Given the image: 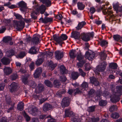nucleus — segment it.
<instances>
[{
  "label": "nucleus",
  "instance_id": "f257e3e1",
  "mask_svg": "<svg viewBox=\"0 0 122 122\" xmlns=\"http://www.w3.org/2000/svg\"><path fill=\"white\" fill-rule=\"evenodd\" d=\"M13 25L14 27H16L17 30L21 31L24 27L25 23L23 21L14 20L13 21Z\"/></svg>",
  "mask_w": 122,
  "mask_h": 122
},
{
  "label": "nucleus",
  "instance_id": "f03ea898",
  "mask_svg": "<svg viewBox=\"0 0 122 122\" xmlns=\"http://www.w3.org/2000/svg\"><path fill=\"white\" fill-rule=\"evenodd\" d=\"M43 4H45V6L43 5H41L40 8L41 13L42 14L45 12L46 10V6L47 7H49L50 6L51 4V1L49 0H47Z\"/></svg>",
  "mask_w": 122,
  "mask_h": 122
},
{
  "label": "nucleus",
  "instance_id": "7ed1b4c3",
  "mask_svg": "<svg viewBox=\"0 0 122 122\" xmlns=\"http://www.w3.org/2000/svg\"><path fill=\"white\" fill-rule=\"evenodd\" d=\"M107 65L106 63L105 62H103L101 64L98 65L96 68V71L98 72H103L104 71Z\"/></svg>",
  "mask_w": 122,
  "mask_h": 122
},
{
  "label": "nucleus",
  "instance_id": "20e7f679",
  "mask_svg": "<svg viewBox=\"0 0 122 122\" xmlns=\"http://www.w3.org/2000/svg\"><path fill=\"white\" fill-rule=\"evenodd\" d=\"M69 100L68 97H64L62 100L61 103L62 107L65 108L69 106Z\"/></svg>",
  "mask_w": 122,
  "mask_h": 122
},
{
  "label": "nucleus",
  "instance_id": "39448f33",
  "mask_svg": "<svg viewBox=\"0 0 122 122\" xmlns=\"http://www.w3.org/2000/svg\"><path fill=\"white\" fill-rule=\"evenodd\" d=\"M18 87L17 84L15 82H12L8 86V88L11 92L16 91Z\"/></svg>",
  "mask_w": 122,
  "mask_h": 122
},
{
  "label": "nucleus",
  "instance_id": "423d86ee",
  "mask_svg": "<svg viewBox=\"0 0 122 122\" xmlns=\"http://www.w3.org/2000/svg\"><path fill=\"white\" fill-rule=\"evenodd\" d=\"M44 86L41 84H39L36 88L35 92L36 94H39L45 90Z\"/></svg>",
  "mask_w": 122,
  "mask_h": 122
},
{
  "label": "nucleus",
  "instance_id": "0eeeda50",
  "mask_svg": "<svg viewBox=\"0 0 122 122\" xmlns=\"http://www.w3.org/2000/svg\"><path fill=\"white\" fill-rule=\"evenodd\" d=\"M52 108V106L51 105L48 103H46L43 105L42 110L46 112L51 110Z\"/></svg>",
  "mask_w": 122,
  "mask_h": 122
},
{
  "label": "nucleus",
  "instance_id": "6e6552de",
  "mask_svg": "<svg viewBox=\"0 0 122 122\" xmlns=\"http://www.w3.org/2000/svg\"><path fill=\"white\" fill-rule=\"evenodd\" d=\"M95 56L94 52H92L90 53L88 51H87L85 54V57L86 59H88L89 60L92 61L94 58Z\"/></svg>",
  "mask_w": 122,
  "mask_h": 122
},
{
  "label": "nucleus",
  "instance_id": "1a4fd4ad",
  "mask_svg": "<svg viewBox=\"0 0 122 122\" xmlns=\"http://www.w3.org/2000/svg\"><path fill=\"white\" fill-rule=\"evenodd\" d=\"M114 94L113 97L111 99V101L113 103L117 102L120 100V95L117 94V93Z\"/></svg>",
  "mask_w": 122,
  "mask_h": 122
},
{
  "label": "nucleus",
  "instance_id": "9d476101",
  "mask_svg": "<svg viewBox=\"0 0 122 122\" xmlns=\"http://www.w3.org/2000/svg\"><path fill=\"white\" fill-rule=\"evenodd\" d=\"M31 112L32 114L35 116H37L41 113L40 111L36 107L32 108L31 109Z\"/></svg>",
  "mask_w": 122,
  "mask_h": 122
},
{
  "label": "nucleus",
  "instance_id": "9b49d317",
  "mask_svg": "<svg viewBox=\"0 0 122 122\" xmlns=\"http://www.w3.org/2000/svg\"><path fill=\"white\" fill-rule=\"evenodd\" d=\"M42 72V70L41 68L39 67L37 68L33 74L34 78H38L40 76Z\"/></svg>",
  "mask_w": 122,
  "mask_h": 122
},
{
  "label": "nucleus",
  "instance_id": "f8f14e48",
  "mask_svg": "<svg viewBox=\"0 0 122 122\" xmlns=\"http://www.w3.org/2000/svg\"><path fill=\"white\" fill-rule=\"evenodd\" d=\"M90 82L95 86H97L99 84V82L98 81L97 78L93 77H90Z\"/></svg>",
  "mask_w": 122,
  "mask_h": 122
},
{
  "label": "nucleus",
  "instance_id": "ddd939ff",
  "mask_svg": "<svg viewBox=\"0 0 122 122\" xmlns=\"http://www.w3.org/2000/svg\"><path fill=\"white\" fill-rule=\"evenodd\" d=\"M80 37L84 41H88L90 40L89 36L87 34L83 33L80 35Z\"/></svg>",
  "mask_w": 122,
  "mask_h": 122
},
{
  "label": "nucleus",
  "instance_id": "4468645a",
  "mask_svg": "<svg viewBox=\"0 0 122 122\" xmlns=\"http://www.w3.org/2000/svg\"><path fill=\"white\" fill-rule=\"evenodd\" d=\"M55 57L57 59L59 60L62 58L63 56V53L60 51H56L55 52Z\"/></svg>",
  "mask_w": 122,
  "mask_h": 122
},
{
  "label": "nucleus",
  "instance_id": "2eb2a0df",
  "mask_svg": "<svg viewBox=\"0 0 122 122\" xmlns=\"http://www.w3.org/2000/svg\"><path fill=\"white\" fill-rule=\"evenodd\" d=\"M59 69L61 73L62 74H66L68 73V70L63 65H61Z\"/></svg>",
  "mask_w": 122,
  "mask_h": 122
},
{
  "label": "nucleus",
  "instance_id": "dca6fc26",
  "mask_svg": "<svg viewBox=\"0 0 122 122\" xmlns=\"http://www.w3.org/2000/svg\"><path fill=\"white\" fill-rule=\"evenodd\" d=\"M71 37L74 38L75 39H77L80 37V35L79 32L74 31L72 32Z\"/></svg>",
  "mask_w": 122,
  "mask_h": 122
},
{
  "label": "nucleus",
  "instance_id": "f3484780",
  "mask_svg": "<svg viewBox=\"0 0 122 122\" xmlns=\"http://www.w3.org/2000/svg\"><path fill=\"white\" fill-rule=\"evenodd\" d=\"M80 75V73L77 72H73L71 74V78L73 80H76Z\"/></svg>",
  "mask_w": 122,
  "mask_h": 122
},
{
  "label": "nucleus",
  "instance_id": "a211bd4d",
  "mask_svg": "<svg viewBox=\"0 0 122 122\" xmlns=\"http://www.w3.org/2000/svg\"><path fill=\"white\" fill-rule=\"evenodd\" d=\"M1 60L2 63L5 65H8L10 63V59L5 57H4L1 59Z\"/></svg>",
  "mask_w": 122,
  "mask_h": 122
},
{
  "label": "nucleus",
  "instance_id": "6ab92c4d",
  "mask_svg": "<svg viewBox=\"0 0 122 122\" xmlns=\"http://www.w3.org/2000/svg\"><path fill=\"white\" fill-rule=\"evenodd\" d=\"M52 19L49 18H45L44 19L41 17L39 19V20H41L42 23H46L48 22H50L52 21Z\"/></svg>",
  "mask_w": 122,
  "mask_h": 122
},
{
  "label": "nucleus",
  "instance_id": "aec40b11",
  "mask_svg": "<svg viewBox=\"0 0 122 122\" xmlns=\"http://www.w3.org/2000/svg\"><path fill=\"white\" fill-rule=\"evenodd\" d=\"M4 73L6 75H9L12 72V70L10 67H5L4 69Z\"/></svg>",
  "mask_w": 122,
  "mask_h": 122
},
{
  "label": "nucleus",
  "instance_id": "412c9836",
  "mask_svg": "<svg viewBox=\"0 0 122 122\" xmlns=\"http://www.w3.org/2000/svg\"><path fill=\"white\" fill-rule=\"evenodd\" d=\"M54 40L58 44H60L61 42H62L61 36H59L56 35L53 36Z\"/></svg>",
  "mask_w": 122,
  "mask_h": 122
},
{
  "label": "nucleus",
  "instance_id": "4be33fe9",
  "mask_svg": "<svg viewBox=\"0 0 122 122\" xmlns=\"http://www.w3.org/2000/svg\"><path fill=\"white\" fill-rule=\"evenodd\" d=\"M37 49L35 46L32 47L30 49L28 52L32 54H36L38 53V51L36 50Z\"/></svg>",
  "mask_w": 122,
  "mask_h": 122
},
{
  "label": "nucleus",
  "instance_id": "5701e85b",
  "mask_svg": "<svg viewBox=\"0 0 122 122\" xmlns=\"http://www.w3.org/2000/svg\"><path fill=\"white\" fill-rule=\"evenodd\" d=\"M45 84L48 87H52L53 85L52 83L49 80H46L44 81Z\"/></svg>",
  "mask_w": 122,
  "mask_h": 122
},
{
  "label": "nucleus",
  "instance_id": "b1692460",
  "mask_svg": "<svg viewBox=\"0 0 122 122\" xmlns=\"http://www.w3.org/2000/svg\"><path fill=\"white\" fill-rule=\"evenodd\" d=\"M65 117H69L73 115L74 113L70 111L69 109H66L65 110Z\"/></svg>",
  "mask_w": 122,
  "mask_h": 122
},
{
  "label": "nucleus",
  "instance_id": "393cba45",
  "mask_svg": "<svg viewBox=\"0 0 122 122\" xmlns=\"http://www.w3.org/2000/svg\"><path fill=\"white\" fill-rule=\"evenodd\" d=\"M15 54V51H14L13 49H11L7 51L6 53V55L7 56L9 57L12 56L14 55Z\"/></svg>",
  "mask_w": 122,
  "mask_h": 122
},
{
  "label": "nucleus",
  "instance_id": "a878e982",
  "mask_svg": "<svg viewBox=\"0 0 122 122\" xmlns=\"http://www.w3.org/2000/svg\"><path fill=\"white\" fill-rule=\"evenodd\" d=\"M48 66L50 67H51V69H52L51 70H53L56 66L57 64H54L53 62L51 61H48Z\"/></svg>",
  "mask_w": 122,
  "mask_h": 122
},
{
  "label": "nucleus",
  "instance_id": "bb28decb",
  "mask_svg": "<svg viewBox=\"0 0 122 122\" xmlns=\"http://www.w3.org/2000/svg\"><path fill=\"white\" fill-rule=\"evenodd\" d=\"M61 85L60 81L57 80H55L53 82V85L54 87L58 88Z\"/></svg>",
  "mask_w": 122,
  "mask_h": 122
},
{
  "label": "nucleus",
  "instance_id": "cd10ccee",
  "mask_svg": "<svg viewBox=\"0 0 122 122\" xmlns=\"http://www.w3.org/2000/svg\"><path fill=\"white\" fill-rule=\"evenodd\" d=\"M116 88V89L117 92L116 93L117 94L121 95V93L122 91V86H117Z\"/></svg>",
  "mask_w": 122,
  "mask_h": 122
},
{
  "label": "nucleus",
  "instance_id": "c85d7f7f",
  "mask_svg": "<svg viewBox=\"0 0 122 122\" xmlns=\"http://www.w3.org/2000/svg\"><path fill=\"white\" fill-rule=\"evenodd\" d=\"M38 11H34L31 14V18L34 20L36 19L37 18V16L36 15H37L38 13Z\"/></svg>",
  "mask_w": 122,
  "mask_h": 122
},
{
  "label": "nucleus",
  "instance_id": "c756f323",
  "mask_svg": "<svg viewBox=\"0 0 122 122\" xmlns=\"http://www.w3.org/2000/svg\"><path fill=\"white\" fill-rule=\"evenodd\" d=\"M39 39L38 37H33L31 39V41L34 44L36 45L38 43Z\"/></svg>",
  "mask_w": 122,
  "mask_h": 122
},
{
  "label": "nucleus",
  "instance_id": "7c9ffc66",
  "mask_svg": "<svg viewBox=\"0 0 122 122\" xmlns=\"http://www.w3.org/2000/svg\"><path fill=\"white\" fill-rule=\"evenodd\" d=\"M86 24L85 21H83L80 22L78 24V26L76 27V29L78 30L82 28Z\"/></svg>",
  "mask_w": 122,
  "mask_h": 122
},
{
  "label": "nucleus",
  "instance_id": "2f4dec72",
  "mask_svg": "<svg viewBox=\"0 0 122 122\" xmlns=\"http://www.w3.org/2000/svg\"><path fill=\"white\" fill-rule=\"evenodd\" d=\"M76 51H75L73 50L71 51L69 53L70 57L72 58H75L76 55Z\"/></svg>",
  "mask_w": 122,
  "mask_h": 122
},
{
  "label": "nucleus",
  "instance_id": "473e14b6",
  "mask_svg": "<svg viewBox=\"0 0 122 122\" xmlns=\"http://www.w3.org/2000/svg\"><path fill=\"white\" fill-rule=\"evenodd\" d=\"M24 104L21 102L18 105L17 108L18 110L20 111H22L24 109Z\"/></svg>",
  "mask_w": 122,
  "mask_h": 122
},
{
  "label": "nucleus",
  "instance_id": "72a5a7b5",
  "mask_svg": "<svg viewBox=\"0 0 122 122\" xmlns=\"http://www.w3.org/2000/svg\"><path fill=\"white\" fill-rule=\"evenodd\" d=\"M109 66L110 68L115 69L117 68V65L116 63H112L110 64Z\"/></svg>",
  "mask_w": 122,
  "mask_h": 122
},
{
  "label": "nucleus",
  "instance_id": "f704fd0d",
  "mask_svg": "<svg viewBox=\"0 0 122 122\" xmlns=\"http://www.w3.org/2000/svg\"><path fill=\"white\" fill-rule=\"evenodd\" d=\"M79 61V62L77 63V65L78 67H83L84 64L86 62L85 61L83 60Z\"/></svg>",
  "mask_w": 122,
  "mask_h": 122
},
{
  "label": "nucleus",
  "instance_id": "c9c22d12",
  "mask_svg": "<svg viewBox=\"0 0 122 122\" xmlns=\"http://www.w3.org/2000/svg\"><path fill=\"white\" fill-rule=\"evenodd\" d=\"M18 5L19 7L22 8H26V4L22 1H20L18 3Z\"/></svg>",
  "mask_w": 122,
  "mask_h": 122
},
{
  "label": "nucleus",
  "instance_id": "e433bc0d",
  "mask_svg": "<svg viewBox=\"0 0 122 122\" xmlns=\"http://www.w3.org/2000/svg\"><path fill=\"white\" fill-rule=\"evenodd\" d=\"M44 60V59L43 58H39L36 61L35 64L37 66H39L42 64Z\"/></svg>",
  "mask_w": 122,
  "mask_h": 122
},
{
  "label": "nucleus",
  "instance_id": "4c0bfd02",
  "mask_svg": "<svg viewBox=\"0 0 122 122\" xmlns=\"http://www.w3.org/2000/svg\"><path fill=\"white\" fill-rule=\"evenodd\" d=\"M100 55L101 56V59L102 60H106L107 56V55L104 52L100 53Z\"/></svg>",
  "mask_w": 122,
  "mask_h": 122
},
{
  "label": "nucleus",
  "instance_id": "58836bf2",
  "mask_svg": "<svg viewBox=\"0 0 122 122\" xmlns=\"http://www.w3.org/2000/svg\"><path fill=\"white\" fill-rule=\"evenodd\" d=\"M29 84L30 86L33 88H34L36 86V84L32 81H30L29 82Z\"/></svg>",
  "mask_w": 122,
  "mask_h": 122
},
{
  "label": "nucleus",
  "instance_id": "ea45409f",
  "mask_svg": "<svg viewBox=\"0 0 122 122\" xmlns=\"http://www.w3.org/2000/svg\"><path fill=\"white\" fill-rule=\"evenodd\" d=\"M5 96L6 103L7 104L10 105L11 102L10 97L8 95H6Z\"/></svg>",
  "mask_w": 122,
  "mask_h": 122
},
{
  "label": "nucleus",
  "instance_id": "a19ab883",
  "mask_svg": "<svg viewBox=\"0 0 122 122\" xmlns=\"http://www.w3.org/2000/svg\"><path fill=\"white\" fill-rule=\"evenodd\" d=\"M12 40V38L10 36H7L5 37L3 39V41L5 43H7L9 41H11Z\"/></svg>",
  "mask_w": 122,
  "mask_h": 122
},
{
  "label": "nucleus",
  "instance_id": "79ce46f5",
  "mask_svg": "<svg viewBox=\"0 0 122 122\" xmlns=\"http://www.w3.org/2000/svg\"><path fill=\"white\" fill-rule=\"evenodd\" d=\"M18 76L17 73L12 74L10 76V78L12 80H16Z\"/></svg>",
  "mask_w": 122,
  "mask_h": 122
},
{
  "label": "nucleus",
  "instance_id": "37998d69",
  "mask_svg": "<svg viewBox=\"0 0 122 122\" xmlns=\"http://www.w3.org/2000/svg\"><path fill=\"white\" fill-rule=\"evenodd\" d=\"M95 108L96 106H91L88 107L87 110L89 112H92L95 111Z\"/></svg>",
  "mask_w": 122,
  "mask_h": 122
},
{
  "label": "nucleus",
  "instance_id": "c03bdc74",
  "mask_svg": "<svg viewBox=\"0 0 122 122\" xmlns=\"http://www.w3.org/2000/svg\"><path fill=\"white\" fill-rule=\"evenodd\" d=\"M111 116L113 118L116 119L118 118L119 117V115L118 113L115 112L111 114Z\"/></svg>",
  "mask_w": 122,
  "mask_h": 122
},
{
  "label": "nucleus",
  "instance_id": "a18cd8bd",
  "mask_svg": "<svg viewBox=\"0 0 122 122\" xmlns=\"http://www.w3.org/2000/svg\"><path fill=\"white\" fill-rule=\"evenodd\" d=\"M81 86L83 88L86 90L88 87V84L86 82H83L81 85Z\"/></svg>",
  "mask_w": 122,
  "mask_h": 122
},
{
  "label": "nucleus",
  "instance_id": "49530a36",
  "mask_svg": "<svg viewBox=\"0 0 122 122\" xmlns=\"http://www.w3.org/2000/svg\"><path fill=\"white\" fill-rule=\"evenodd\" d=\"M107 103L105 101L101 100L99 102V105L101 106H104L107 104Z\"/></svg>",
  "mask_w": 122,
  "mask_h": 122
},
{
  "label": "nucleus",
  "instance_id": "de8ad7c7",
  "mask_svg": "<svg viewBox=\"0 0 122 122\" xmlns=\"http://www.w3.org/2000/svg\"><path fill=\"white\" fill-rule=\"evenodd\" d=\"M77 6L78 8L80 10H83L84 7L83 4L81 3H77Z\"/></svg>",
  "mask_w": 122,
  "mask_h": 122
},
{
  "label": "nucleus",
  "instance_id": "09e8293b",
  "mask_svg": "<svg viewBox=\"0 0 122 122\" xmlns=\"http://www.w3.org/2000/svg\"><path fill=\"white\" fill-rule=\"evenodd\" d=\"M115 86L113 85H110V88L112 92H113V94L116 93L115 90Z\"/></svg>",
  "mask_w": 122,
  "mask_h": 122
},
{
  "label": "nucleus",
  "instance_id": "8fccbe9b",
  "mask_svg": "<svg viewBox=\"0 0 122 122\" xmlns=\"http://www.w3.org/2000/svg\"><path fill=\"white\" fill-rule=\"evenodd\" d=\"M117 106L116 105H113L111 106L109 108V111L111 112H112L115 111L117 109Z\"/></svg>",
  "mask_w": 122,
  "mask_h": 122
},
{
  "label": "nucleus",
  "instance_id": "3c124183",
  "mask_svg": "<svg viewBox=\"0 0 122 122\" xmlns=\"http://www.w3.org/2000/svg\"><path fill=\"white\" fill-rule=\"evenodd\" d=\"M79 71L80 73V75L83 77H84L86 75V73L84 72L82 69L80 68H79L78 70Z\"/></svg>",
  "mask_w": 122,
  "mask_h": 122
},
{
  "label": "nucleus",
  "instance_id": "603ef678",
  "mask_svg": "<svg viewBox=\"0 0 122 122\" xmlns=\"http://www.w3.org/2000/svg\"><path fill=\"white\" fill-rule=\"evenodd\" d=\"M14 15L15 17L18 20L23 19L22 16L18 14H16L15 13Z\"/></svg>",
  "mask_w": 122,
  "mask_h": 122
},
{
  "label": "nucleus",
  "instance_id": "864d4df0",
  "mask_svg": "<svg viewBox=\"0 0 122 122\" xmlns=\"http://www.w3.org/2000/svg\"><path fill=\"white\" fill-rule=\"evenodd\" d=\"M95 91L93 89H91L88 92V95L90 97H92L93 94H94Z\"/></svg>",
  "mask_w": 122,
  "mask_h": 122
},
{
  "label": "nucleus",
  "instance_id": "5fc2aeb1",
  "mask_svg": "<svg viewBox=\"0 0 122 122\" xmlns=\"http://www.w3.org/2000/svg\"><path fill=\"white\" fill-rule=\"evenodd\" d=\"M23 115L24 116L25 118L27 121H29L30 119V117L26 114L25 112H24Z\"/></svg>",
  "mask_w": 122,
  "mask_h": 122
},
{
  "label": "nucleus",
  "instance_id": "6e6d98bb",
  "mask_svg": "<svg viewBox=\"0 0 122 122\" xmlns=\"http://www.w3.org/2000/svg\"><path fill=\"white\" fill-rule=\"evenodd\" d=\"M75 90L76 92H75L74 94L75 95L76 94H80L82 92L81 91L79 88H77L76 89H75Z\"/></svg>",
  "mask_w": 122,
  "mask_h": 122
},
{
  "label": "nucleus",
  "instance_id": "4d7b16f0",
  "mask_svg": "<svg viewBox=\"0 0 122 122\" xmlns=\"http://www.w3.org/2000/svg\"><path fill=\"white\" fill-rule=\"evenodd\" d=\"M113 37L115 40L117 41H118L119 40H120L121 37L118 35H114L113 36Z\"/></svg>",
  "mask_w": 122,
  "mask_h": 122
},
{
  "label": "nucleus",
  "instance_id": "13d9d810",
  "mask_svg": "<svg viewBox=\"0 0 122 122\" xmlns=\"http://www.w3.org/2000/svg\"><path fill=\"white\" fill-rule=\"evenodd\" d=\"M25 55V54L24 52H20L18 55L19 57L20 58H22Z\"/></svg>",
  "mask_w": 122,
  "mask_h": 122
},
{
  "label": "nucleus",
  "instance_id": "bf43d9fd",
  "mask_svg": "<svg viewBox=\"0 0 122 122\" xmlns=\"http://www.w3.org/2000/svg\"><path fill=\"white\" fill-rule=\"evenodd\" d=\"M77 59L79 61H82L83 59L84 58L83 56H82L81 54L78 55L77 57Z\"/></svg>",
  "mask_w": 122,
  "mask_h": 122
},
{
  "label": "nucleus",
  "instance_id": "052dcab7",
  "mask_svg": "<svg viewBox=\"0 0 122 122\" xmlns=\"http://www.w3.org/2000/svg\"><path fill=\"white\" fill-rule=\"evenodd\" d=\"M60 80L62 82H65L66 80L67 79L66 77L64 76H60Z\"/></svg>",
  "mask_w": 122,
  "mask_h": 122
},
{
  "label": "nucleus",
  "instance_id": "680f3d73",
  "mask_svg": "<svg viewBox=\"0 0 122 122\" xmlns=\"http://www.w3.org/2000/svg\"><path fill=\"white\" fill-rule=\"evenodd\" d=\"M96 93L97 97H100L102 94V91L100 90H97L96 92Z\"/></svg>",
  "mask_w": 122,
  "mask_h": 122
},
{
  "label": "nucleus",
  "instance_id": "e2e57ef3",
  "mask_svg": "<svg viewBox=\"0 0 122 122\" xmlns=\"http://www.w3.org/2000/svg\"><path fill=\"white\" fill-rule=\"evenodd\" d=\"M62 41L64 40H66L67 38V37L66 35L65 34H62L61 36H60Z\"/></svg>",
  "mask_w": 122,
  "mask_h": 122
},
{
  "label": "nucleus",
  "instance_id": "0e129e2a",
  "mask_svg": "<svg viewBox=\"0 0 122 122\" xmlns=\"http://www.w3.org/2000/svg\"><path fill=\"white\" fill-rule=\"evenodd\" d=\"M108 44V42L105 41H101L100 43V45L102 46H105L106 44Z\"/></svg>",
  "mask_w": 122,
  "mask_h": 122
},
{
  "label": "nucleus",
  "instance_id": "69168bd1",
  "mask_svg": "<svg viewBox=\"0 0 122 122\" xmlns=\"http://www.w3.org/2000/svg\"><path fill=\"white\" fill-rule=\"evenodd\" d=\"M113 8L116 10L117 13L118 11L119 6L117 4L113 5Z\"/></svg>",
  "mask_w": 122,
  "mask_h": 122
},
{
  "label": "nucleus",
  "instance_id": "338daca9",
  "mask_svg": "<svg viewBox=\"0 0 122 122\" xmlns=\"http://www.w3.org/2000/svg\"><path fill=\"white\" fill-rule=\"evenodd\" d=\"M91 120L92 122H97L99 121V118L98 117L93 118H91Z\"/></svg>",
  "mask_w": 122,
  "mask_h": 122
},
{
  "label": "nucleus",
  "instance_id": "774afa93",
  "mask_svg": "<svg viewBox=\"0 0 122 122\" xmlns=\"http://www.w3.org/2000/svg\"><path fill=\"white\" fill-rule=\"evenodd\" d=\"M28 78L26 77L25 76L22 79L23 82L25 84H26L27 83Z\"/></svg>",
  "mask_w": 122,
  "mask_h": 122
}]
</instances>
